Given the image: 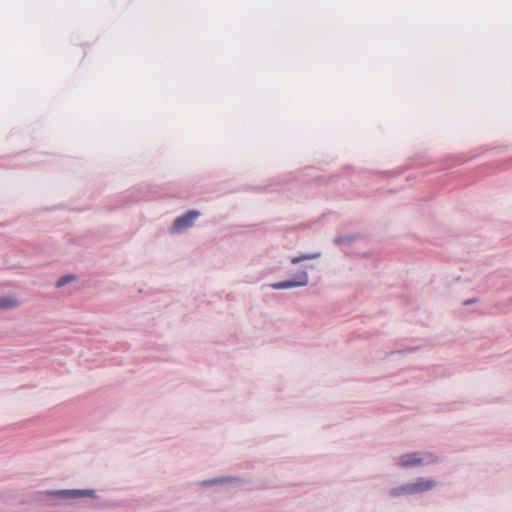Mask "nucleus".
Listing matches in <instances>:
<instances>
[{
    "label": "nucleus",
    "mask_w": 512,
    "mask_h": 512,
    "mask_svg": "<svg viewBox=\"0 0 512 512\" xmlns=\"http://www.w3.org/2000/svg\"><path fill=\"white\" fill-rule=\"evenodd\" d=\"M434 485L431 480L418 479L415 483L403 486L399 492H395L393 495L424 492L433 488Z\"/></svg>",
    "instance_id": "obj_1"
},
{
    "label": "nucleus",
    "mask_w": 512,
    "mask_h": 512,
    "mask_svg": "<svg viewBox=\"0 0 512 512\" xmlns=\"http://www.w3.org/2000/svg\"><path fill=\"white\" fill-rule=\"evenodd\" d=\"M17 304V300L11 297H5L0 299V309L13 308L17 306Z\"/></svg>",
    "instance_id": "obj_5"
},
{
    "label": "nucleus",
    "mask_w": 512,
    "mask_h": 512,
    "mask_svg": "<svg viewBox=\"0 0 512 512\" xmlns=\"http://www.w3.org/2000/svg\"><path fill=\"white\" fill-rule=\"evenodd\" d=\"M73 279H74V277L70 276V275L61 277L57 282V287H62L64 285H66L67 283L71 282Z\"/></svg>",
    "instance_id": "obj_7"
},
{
    "label": "nucleus",
    "mask_w": 512,
    "mask_h": 512,
    "mask_svg": "<svg viewBox=\"0 0 512 512\" xmlns=\"http://www.w3.org/2000/svg\"><path fill=\"white\" fill-rule=\"evenodd\" d=\"M317 257H319V253H314V254H303V255L298 256V257H293V258L291 259V262H292L293 264H297V263H299V262H301V261H304V260H311V259H315V258H317Z\"/></svg>",
    "instance_id": "obj_6"
},
{
    "label": "nucleus",
    "mask_w": 512,
    "mask_h": 512,
    "mask_svg": "<svg viewBox=\"0 0 512 512\" xmlns=\"http://www.w3.org/2000/svg\"><path fill=\"white\" fill-rule=\"evenodd\" d=\"M200 216V213L195 210H191L185 215L176 218L173 224L174 231H180L191 227L194 221Z\"/></svg>",
    "instance_id": "obj_3"
},
{
    "label": "nucleus",
    "mask_w": 512,
    "mask_h": 512,
    "mask_svg": "<svg viewBox=\"0 0 512 512\" xmlns=\"http://www.w3.org/2000/svg\"><path fill=\"white\" fill-rule=\"evenodd\" d=\"M308 283V275L306 272H302L299 276V280H287L271 285L273 289H288L293 287L305 286Z\"/></svg>",
    "instance_id": "obj_4"
},
{
    "label": "nucleus",
    "mask_w": 512,
    "mask_h": 512,
    "mask_svg": "<svg viewBox=\"0 0 512 512\" xmlns=\"http://www.w3.org/2000/svg\"><path fill=\"white\" fill-rule=\"evenodd\" d=\"M92 493V491L89 490H75L72 491L73 496H85Z\"/></svg>",
    "instance_id": "obj_8"
},
{
    "label": "nucleus",
    "mask_w": 512,
    "mask_h": 512,
    "mask_svg": "<svg viewBox=\"0 0 512 512\" xmlns=\"http://www.w3.org/2000/svg\"><path fill=\"white\" fill-rule=\"evenodd\" d=\"M431 459V455L426 454L423 457L419 453H409L401 456L398 459V464L402 467L417 466L424 463H428Z\"/></svg>",
    "instance_id": "obj_2"
}]
</instances>
